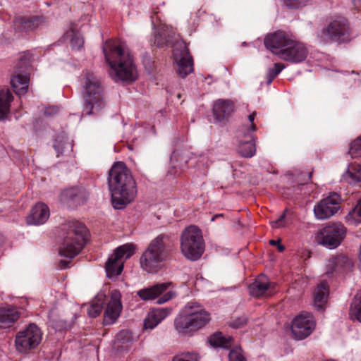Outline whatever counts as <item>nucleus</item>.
Returning <instances> with one entry per match:
<instances>
[{"instance_id": "f257e3e1", "label": "nucleus", "mask_w": 361, "mask_h": 361, "mask_svg": "<svg viewBox=\"0 0 361 361\" xmlns=\"http://www.w3.org/2000/svg\"><path fill=\"white\" fill-rule=\"evenodd\" d=\"M106 61L110 66L109 74L115 81L131 82L137 78L133 56L124 42L120 39H109L103 46Z\"/></svg>"}, {"instance_id": "f03ea898", "label": "nucleus", "mask_w": 361, "mask_h": 361, "mask_svg": "<svg viewBox=\"0 0 361 361\" xmlns=\"http://www.w3.org/2000/svg\"><path fill=\"white\" fill-rule=\"evenodd\" d=\"M108 185L116 209L126 207L137 195L136 182L124 162L118 161L113 165L109 173Z\"/></svg>"}, {"instance_id": "7ed1b4c3", "label": "nucleus", "mask_w": 361, "mask_h": 361, "mask_svg": "<svg viewBox=\"0 0 361 361\" xmlns=\"http://www.w3.org/2000/svg\"><path fill=\"white\" fill-rule=\"evenodd\" d=\"M83 111L86 115L98 113L106 106L104 87L99 77L89 70H84L80 76Z\"/></svg>"}, {"instance_id": "20e7f679", "label": "nucleus", "mask_w": 361, "mask_h": 361, "mask_svg": "<svg viewBox=\"0 0 361 361\" xmlns=\"http://www.w3.org/2000/svg\"><path fill=\"white\" fill-rule=\"evenodd\" d=\"M211 321V314L199 303L190 302L174 319L175 330L180 334L192 336L206 326Z\"/></svg>"}, {"instance_id": "39448f33", "label": "nucleus", "mask_w": 361, "mask_h": 361, "mask_svg": "<svg viewBox=\"0 0 361 361\" xmlns=\"http://www.w3.org/2000/svg\"><path fill=\"white\" fill-rule=\"evenodd\" d=\"M170 235L161 233L154 238L140 258L141 268L147 273H156L161 264L169 257L172 250Z\"/></svg>"}, {"instance_id": "423d86ee", "label": "nucleus", "mask_w": 361, "mask_h": 361, "mask_svg": "<svg viewBox=\"0 0 361 361\" xmlns=\"http://www.w3.org/2000/svg\"><path fill=\"white\" fill-rule=\"evenodd\" d=\"M61 231L63 240L59 253L65 257L73 258L87 240V228L82 223L70 221L62 226Z\"/></svg>"}, {"instance_id": "0eeeda50", "label": "nucleus", "mask_w": 361, "mask_h": 361, "mask_svg": "<svg viewBox=\"0 0 361 361\" xmlns=\"http://www.w3.org/2000/svg\"><path fill=\"white\" fill-rule=\"evenodd\" d=\"M180 241L181 253L189 260L199 259L204 252L202 231L195 225L188 226L182 231Z\"/></svg>"}, {"instance_id": "6e6552de", "label": "nucleus", "mask_w": 361, "mask_h": 361, "mask_svg": "<svg viewBox=\"0 0 361 361\" xmlns=\"http://www.w3.org/2000/svg\"><path fill=\"white\" fill-rule=\"evenodd\" d=\"M350 27L348 20L343 16L331 18L317 34L320 42L329 44L338 42L349 35Z\"/></svg>"}, {"instance_id": "1a4fd4ad", "label": "nucleus", "mask_w": 361, "mask_h": 361, "mask_svg": "<svg viewBox=\"0 0 361 361\" xmlns=\"http://www.w3.org/2000/svg\"><path fill=\"white\" fill-rule=\"evenodd\" d=\"M32 58V55L30 51L23 52L15 66L11 84L13 91L18 96L23 95L27 92L30 76L27 70L31 65Z\"/></svg>"}, {"instance_id": "9d476101", "label": "nucleus", "mask_w": 361, "mask_h": 361, "mask_svg": "<svg viewBox=\"0 0 361 361\" xmlns=\"http://www.w3.org/2000/svg\"><path fill=\"white\" fill-rule=\"evenodd\" d=\"M346 232L347 229L343 224L332 223L318 231L315 237L316 241L329 249H334L341 245Z\"/></svg>"}, {"instance_id": "9b49d317", "label": "nucleus", "mask_w": 361, "mask_h": 361, "mask_svg": "<svg viewBox=\"0 0 361 361\" xmlns=\"http://www.w3.org/2000/svg\"><path fill=\"white\" fill-rule=\"evenodd\" d=\"M135 246L132 243H127L119 246L111 255L105 264L106 276L109 278L120 275L123 269V258L129 259L135 252Z\"/></svg>"}, {"instance_id": "f8f14e48", "label": "nucleus", "mask_w": 361, "mask_h": 361, "mask_svg": "<svg viewBox=\"0 0 361 361\" xmlns=\"http://www.w3.org/2000/svg\"><path fill=\"white\" fill-rule=\"evenodd\" d=\"M42 334L40 329L35 324H30L25 329L19 331L15 339L18 351L27 353L35 348L41 342Z\"/></svg>"}, {"instance_id": "ddd939ff", "label": "nucleus", "mask_w": 361, "mask_h": 361, "mask_svg": "<svg viewBox=\"0 0 361 361\" xmlns=\"http://www.w3.org/2000/svg\"><path fill=\"white\" fill-rule=\"evenodd\" d=\"M171 285V282L157 283L139 290L137 295L142 300H153L159 298L157 303L163 304L175 296V293L172 291L166 292Z\"/></svg>"}, {"instance_id": "4468645a", "label": "nucleus", "mask_w": 361, "mask_h": 361, "mask_svg": "<svg viewBox=\"0 0 361 361\" xmlns=\"http://www.w3.org/2000/svg\"><path fill=\"white\" fill-rule=\"evenodd\" d=\"M315 328V320L309 312H302L296 316L291 325V331L298 340H302L310 336Z\"/></svg>"}, {"instance_id": "2eb2a0df", "label": "nucleus", "mask_w": 361, "mask_h": 361, "mask_svg": "<svg viewBox=\"0 0 361 361\" xmlns=\"http://www.w3.org/2000/svg\"><path fill=\"white\" fill-rule=\"evenodd\" d=\"M294 38L295 37L289 33L277 30L268 34L264 38V43L267 49L279 58L281 53L290 45Z\"/></svg>"}, {"instance_id": "dca6fc26", "label": "nucleus", "mask_w": 361, "mask_h": 361, "mask_svg": "<svg viewBox=\"0 0 361 361\" xmlns=\"http://www.w3.org/2000/svg\"><path fill=\"white\" fill-rule=\"evenodd\" d=\"M340 195L335 192L322 199L314 207L316 218L323 220L334 215L340 209Z\"/></svg>"}, {"instance_id": "f3484780", "label": "nucleus", "mask_w": 361, "mask_h": 361, "mask_svg": "<svg viewBox=\"0 0 361 361\" xmlns=\"http://www.w3.org/2000/svg\"><path fill=\"white\" fill-rule=\"evenodd\" d=\"M308 53L306 44L295 37L290 45L281 53L279 59L291 63H299L307 59Z\"/></svg>"}, {"instance_id": "a211bd4d", "label": "nucleus", "mask_w": 361, "mask_h": 361, "mask_svg": "<svg viewBox=\"0 0 361 361\" xmlns=\"http://www.w3.org/2000/svg\"><path fill=\"white\" fill-rule=\"evenodd\" d=\"M275 286L266 275L259 274L248 286V291L252 297L256 298L270 297L276 292Z\"/></svg>"}, {"instance_id": "6ab92c4d", "label": "nucleus", "mask_w": 361, "mask_h": 361, "mask_svg": "<svg viewBox=\"0 0 361 361\" xmlns=\"http://www.w3.org/2000/svg\"><path fill=\"white\" fill-rule=\"evenodd\" d=\"M89 197L87 190L81 186L73 187L63 190L60 195L61 202L70 207H77L85 204Z\"/></svg>"}, {"instance_id": "aec40b11", "label": "nucleus", "mask_w": 361, "mask_h": 361, "mask_svg": "<svg viewBox=\"0 0 361 361\" xmlns=\"http://www.w3.org/2000/svg\"><path fill=\"white\" fill-rule=\"evenodd\" d=\"M122 310V304L121 302V295L118 292H114L107 304L106 309L104 315V324L111 325L114 324L119 317Z\"/></svg>"}, {"instance_id": "412c9836", "label": "nucleus", "mask_w": 361, "mask_h": 361, "mask_svg": "<svg viewBox=\"0 0 361 361\" xmlns=\"http://www.w3.org/2000/svg\"><path fill=\"white\" fill-rule=\"evenodd\" d=\"M234 103L229 99H218L213 106V114L216 121L228 118L234 110Z\"/></svg>"}, {"instance_id": "4be33fe9", "label": "nucleus", "mask_w": 361, "mask_h": 361, "mask_svg": "<svg viewBox=\"0 0 361 361\" xmlns=\"http://www.w3.org/2000/svg\"><path fill=\"white\" fill-rule=\"evenodd\" d=\"M172 311V308L162 307L157 308L150 311L144 321L145 329H153L161 321H163L167 316H169Z\"/></svg>"}, {"instance_id": "5701e85b", "label": "nucleus", "mask_w": 361, "mask_h": 361, "mask_svg": "<svg viewBox=\"0 0 361 361\" xmlns=\"http://www.w3.org/2000/svg\"><path fill=\"white\" fill-rule=\"evenodd\" d=\"M49 214L48 206L39 202L32 208L31 213L27 217V223L33 225L42 224L47 221Z\"/></svg>"}, {"instance_id": "b1692460", "label": "nucleus", "mask_w": 361, "mask_h": 361, "mask_svg": "<svg viewBox=\"0 0 361 361\" xmlns=\"http://www.w3.org/2000/svg\"><path fill=\"white\" fill-rule=\"evenodd\" d=\"M44 22V18L42 16H20L16 18L13 23L15 28L19 31L28 32L35 30Z\"/></svg>"}, {"instance_id": "393cba45", "label": "nucleus", "mask_w": 361, "mask_h": 361, "mask_svg": "<svg viewBox=\"0 0 361 361\" xmlns=\"http://www.w3.org/2000/svg\"><path fill=\"white\" fill-rule=\"evenodd\" d=\"M327 267L329 272L343 273L350 271L353 267L352 261L345 255H337L329 260Z\"/></svg>"}, {"instance_id": "a878e982", "label": "nucleus", "mask_w": 361, "mask_h": 361, "mask_svg": "<svg viewBox=\"0 0 361 361\" xmlns=\"http://www.w3.org/2000/svg\"><path fill=\"white\" fill-rule=\"evenodd\" d=\"M20 312L12 306L0 307V327H11L19 319Z\"/></svg>"}, {"instance_id": "bb28decb", "label": "nucleus", "mask_w": 361, "mask_h": 361, "mask_svg": "<svg viewBox=\"0 0 361 361\" xmlns=\"http://www.w3.org/2000/svg\"><path fill=\"white\" fill-rule=\"evenodd\" d=\"M329 294V287L326 281L318 284L314 292V306L317 310H324Z\"/></svg>"}, {"instance_id": "cd10ccee", "label": "nucleus", "mask_w": 361, "mask_h": 361, "mask_svg": "<svg viewBox=\"0 0 361 361\" xmlns=\"http://www.w3.org/2000/svg\"><path fill=\"white\" fill-rule=\"evenodd\" d=\"M245 140H240L238 146L239 154L246 158L253 157L256 152L255 143L252 133H245Z\"/></svg>"}, {"instance_id": "c85d7f7f", "label": "nucleus", "mask_w": 361, "mask_h": 361, "mask_svg": "<svg viewBox=\"0 0 361 361\" xmlns=\"http://www.w3.org/2000/svg\"><path fill=\"white\" fill-rule=\"evenodd\" d=\"M13 96L9 90L0 91V121L7 118Z\"/></svg>"}, {"instance_id": "c756f323", "label": "nucleus", "mask_w": 361, "mask_h": 361, "mask_svg": "<svg viewBox=\"0 0 361 361\" xmlns=\"http://www.w3.org/2000/svg\"><path fill=\"white\" fill-rule=\"evenodd\" d=\"M53 146L57 153V157L70 152L73 147V145L68 141V138L63 134L58 135L56 137Z\"/></svg>"}, {"instance_id": "7c9ffc66", "label": "nucleus", "mask_w": 361, "mask_h": 361, "mask_svg": "<svg viewBox=\"0 0 361 361\" xmlns=\"http://www.w3.org/2000/svg\"><path fill=\"white\" fill-rule=\"evenodd\" d=\"M64 38L69 40L73 50L80 51L84 47V38L78 30L70 29L65 33Z\"/></svg>"}, {"instance_id": "2f4dec72", "label": "nucleus", "mask_w": 361, "mask_h": 361, "mask_svg": "<svg viewBox=\"0 0 361 361\" xmlns=\"http://www.w3.org/2000/svg\"><path fill=\"white\" fill-rule=\"evenodd\" d=\"M193 71V59L191 56H183L178 62V74L185 78Z\"/></svg>"}, {"instance_id": "473e14b6", "label": "nucleus", "mask_w": 361, "mask_h": 361, "mask_svg": "<svg viewBox=\"0 0 361 361\" xmlns=\"http://www.w3.org/2000/svg\"><path fill=\"white\" fill-rule=\"evenodd\" d=\"M233 338L231 336L226 337L221 333H216L209 338V343L212 346L228 348L231 346Z\"/></svg>"}, {"instance_id": "72a5a7b5", "label": "nucleus", "mask_w": 361, "mask_h": 361, "mask_svg": "<svg viewBox=\"0 0 361 361\" xmlns=\"http://www.w3.org/2000/svg\"><path fill=\"white\" fill-rule=\"evenodd\" d=\"M104 303V296L97 297L87 309V314L90 317H97L102 312Z\"/></svg>"}, {"instance_id": "f704fd0d", "label": "nucleus", "mask_w": 361, "mask_h": 361, "mask_svg": "<svg viewBox=\"0 0 361 361\" xmlns=\"http://www.w3.org/2000/svg\"><path fill=\"white\" fill-rule=\"evenodd\" d=\"M346 221L350 224L356 225L361 223V199L356 206L345 216Z\"/></svg>"}, {"instance_id": "c9c22d12", "label": "nucleus", "mask_w": 361, "mask_h": 361, "mask_svg": "<svg viewBox=\"0 0 361 361\" xmlns=\"http://www.w3.org/2000/svg\"><path fill=\"white\" fill-rule=\"evenodd\" d=\"M286 68L282 63H275L273 68L268 70L267 75V83L270 85L274 79Z\"/></svg>"}, {"instance_id": "e433bc0d", "label": "nucleus", "mask_w": 361, "mask_h": 361, "mask_svg": "<svg viewBox=\"0 0 361 361\" xmlns=\"http://www.w3.org/2000/svg\"><path fill=\"white\" fill-rule=\"evenodd\" d=\"M348 153L352 158L361 157V135L350 143Z\"/></svg>"}, {"instance_id": "4c0bfd02", "label": "nucleus", "mask_w": 361, "mask_h": 361, "mask_svg": "<svg viewBox=\"0 0 361 361\" xmlns=\"http://www.w3.org/2000/svg\"><path fill=\"white\" fill-rule=\"evenodd\" d=\"M169 42L166 31L161 30L156 33L154 36V44L158 47H162L167 45Z\"/></svg>"}, {"instance_id": "58836bf2", "label": "nucleus", "mask_w": 361, "mask_h": 361, "mask_svg": "<svg viewBox=\"0 0 361 361\" xmlns=\"http://www.w3.org/2000/svg\"><path fill=\"white\" fill-rule=\"evenodd\" d=\"M172 361H198V355L195 353H183L175 355Z\"/></svg>"}, {"instance_id": "ea45409f", "label": "nucleus", "mask_w": 361, "mask_h": 361, "mask_svg": "<svg viewBox=\"0 0 361 361\" xmlns=\"http://www.w3.org/2000/svg\"><path fill=\"white\" fill-rule=\"evenodd\" d=\"M305 185L304 184H299L297 185H294L290 188H288L287 190L289 191L287 198L290 199H298V197L302 195H305V192H303V190Z\"/></svg>"}, {"instance_id": "a19ab883", "label": "nucleus", "mask_w": 361, "mask_h": 361, "mask_svg": "<svg viewBox=\"0 0 361 361\" xmlns=\"http://www.w3.org/2000/svg\"><path fill=\"white\" fill-rule=\"evenodd\" d=\"M229 361H247L243 354L241 348H235L230 350L228 354Z\"/></svg>"}, {"instance_id": "79ce46f5", "label": "nucleus", "mask_w": 361, "mask_h": 361, "mask_svg": "<svg viewBox=\"0 0 361 361\" xmlns=\"http://www.w3.org/2000/svg\"><path fill=\"white\" fill-rule=\"evenodd\" d=\"M286 6L291 9H298L305 6L310 4L312 0H283Z\"/></svg>"}, {"instance_id": "37998d69", "label": "nucleus", "mask_w": 361, "mask_h": 361, "mask_svg": "<svg viewBox=\"0 0 361 361\" xmlns=\"http://www.w3.org/2000/svg\"><path fill=\"white\" fill-rule=\"evenodd\" d=\"M288 212V209H286L276 220L271 222V225L273 228H279L286 226V217Z\"/></svg>"}, {"instance_id": "c03bdc74", "label": "nucleus", "mask_w": 361, "mask_h": 361, "mask_svg": "<svg viewBox=\"0 0 361 361\" xmlns=\"http://www.w3.org/2000/svg\"><path fill=\"white\" fill-rule=\"evenodd\" d=\"M348 173L352 179L361 182V166L358 165L352 167Z\"/></svg>"}, {"instance_id": "a18cd8bd", "label": "nucleus", "mask_w": 361, "mask_h": 361, "mask_svg": "<svg viewBox=\"0 0 361 361\" xmlns=\"http://www.w3.org/2000/svg\"><path fill=\"white\" fill-rule=\"evenodd\" d=\"M247 322V317L245 316H242L232 321L230 326L233 328L238 329L245 325Z\"/></svg>"}, {"instance_id": "49530a36", "label": "nucleus", "mask_w": 361, "mask_h": 361, "mask_svg": "<svg viewBox=\"0 0 361 361\" xmlns=\"http://www.w3.org/2000/svg\"><path fill=\"white\" fill-rule=\"evenodd\" d=\"M256 116V113L253 112L252 114H250L248 116V121L250 123V125L249 127L247 128V132L246 133H252L255 132L257 129L255 124L254 123V120Z\"/></svg>"}, {"instance_id": "de8ad7c7", "label": "nucleus", "mask_w": 361, "mask_h": 361, "mask_svg": "<svg viewBox=\"0 0 361 361\" xmlns=\"http://www.w3.org/2000/svg\"><path fill=\"white\" fill-rule=\"evenodd\" d=\"M269 243L271 245L277 246L279 252H283L285 250L284 246L280 243V240H271Z\"/></svg>"}, {"instance_id": "09e8293b", "label": "nucleus", "mask_w": 361, "mask_h": 361, "mask_svg": "<svg viewBox=\"0 0 361 361\" xmlns=\"http://www.w3.org/2000/svg\"><path fill=\"white\" fill-rule=\"evenodd\" d=\"M158 13H159V11H158V8H152V15H151V18H152V23H154V18L156 17L157 19L160 20L159 19V17L158 16Z\"/></svg>"}, {"instance_id": "8fccbe9b", "label": "nucleus", "mask_w": 361, "mask_h": 361, "mask_svg": "<svg viewBox=\"0 0 361 361\" xmlns=\"http://www.w3.org/2000/svg\"><path fill=\"white\" fill-rule=\"evenodd\" d=\"M69 264V262L66 260H61L59 262V266L61 268H66L68 267V264Z\"/></svg>"}, {"instance_id": "3c124183", "label": "nucleus", "mask_w": 361, "mask_h": 361, "mask_svg": "<svg viewBox=\"0 0 361 361\" xmlns=\"http://www.w3.org/2000/svg\"><path fill=\"white\" fill-rule=\"evenodd\" d=\"M355 6L361 8V0H353Z\"/></svg>"}, {"instance_id": "603ef678", "label": "nucleus", "mask_w": 361, "mask_h": 361, "mask_svg": "<svg viewBox=\"0 0 361 361\" xmlns=\"http://www.w3.org/2000/svg\"><path fill=\"white\" fill-rule=\"evenodd\" d=\"M222 216H223V214H216L212 218V221H214L216 219H217L219 217H222Z\"/></svg>"}, {"instance_id": "864d4df0", "label": "nucleus", "mask_w": 361, "mask_h": 361, "mask_svg": "<svg viewBox=\"0 0 361 361\" xmlns=\"http://www.w3.org/2000/svg\"><path fill=\"white\" fill-rule=\"evenodd\" d=\"M3 240H4L3 235H2V234L0 233V243H1V242H3Z\"/></svg>"}, {"instance_id": "5fc2aeb1", "label": "nucleus", "mask_w": 361, "mask_h": 361, "mask_svg": "<svg viewBox=\"0 0 361 361\" xmlns=\"http://www.w3.org/2000/svg\"><path fill=\"white\" fill-rule=\"evenodd\" d=\"M312 176V173H310V178H311Z\"/></svg>"}]
</instances>
